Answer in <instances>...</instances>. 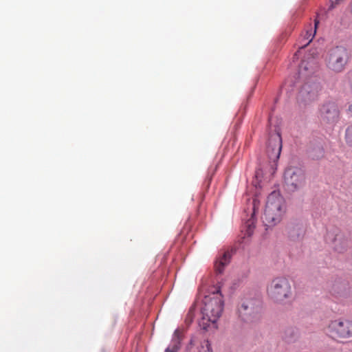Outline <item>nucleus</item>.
<instances>
[{
  "label": "nucleus",
  "mask_w": 352,
  "mask_h": 352,
  "mask_svg": "<svg viewBox=\"0 0 352 352\" xmlns=\"http://www.w3.org/2000/svg\"><path fill=\"white\" fill-rule=\"evenodd\" d=\"M307 94L309 95V98L305 100V102H310L316 99V95L314 92H307Z\"/></svg>",
  "instance_id": "16"
},
{
  "label": "nucleus",
  "mask_w": 352,
  "mask_h": 352,
  "mask_svg": "<svg viewBox=\"0 0 352 352\" xmlns=\"http://www.w3.org/2000/svg\"><path fill=\"white\" fill-rule=\"evenodd\" d=\"M345 140L349 145L352 146V125L349 126L346 130Z\"/></svg>",
  "instance_id": "15"
},
{
  "label": "nucleus",
  "mask_w": 352,
  "mask_h": 352,
  "mask_svg": "<svg viewBox=\"0 0 352 352\" xmlns=\"http://www.w3.org/2000/svg\"><path fill=\"white\" fill-rule=\"evenodd\" d=\"M282 148V139L279 133L272 134L269 138L267 153L269 158L272 161H276L280 155Z\"/></svg>",
  "instance_id": "9"
},
{
  "label": "nucleus",
  "mask_w": 352,
  "mask_h": 352,
  "mask_svg": "<svg viewBox=\"0 0 352 352\" xmlns=\"http://www.w3.org/2000/svg\"><path fill=\"white\" fill-rule=\"evenodd\" d=\"M223 309V300L221 294L217 291L212 296H207L204 300V307L202 309L203 317L200 325L207 329L209 323H215L221 316Z\"/></svg>",
  "instance_id": "2"
},
{
  "label": "nucleus",
  "mask_w": 352,
  "mask_h": 352,
  "mask_svg": "<svg viewBox=\"0 0 352 352\" xmlns=\"http://www.w3.org/2000/svg\"><path fill=\"white\" fill-rule=\"evenodd\" d=\"M284 181L287 190L290 192L298 190L305 184V172L300 168H288L285 171Z\"/></svg>",
  "instance_id": "6"
},
{
  "label": "nucleus",
  "mask_w": 352,
  "mask_h": 352,
  "mask_svg": "<svg viewBox=\"0 0 352 352\" xmlns=\"http://www.w3.org/2000/svg\"><path fill=\"white\" fill-rule=\"evenodd\" d=\"M307 92V88L306 87H304L303 89L300 92V97L301 98H305V94Z\"/></svg>",
  "instance_id": "18"
},
{
  "label": "nucleus",
  "mask_w": 352,
  "mask_h": 352,
  "mask_svg": "<svg viewBox=\"0 0 352 352\" xmlns=\"http://www.w3.org/2000/svg\"><path fill=\"white\" fill-rule=\"evenodd\" d=\"M230 254L228 252H225L220 256L214 263V269L217 273L221 274L224 267L230 263Z\"/></svg>",
  "instance_id": "11"
},
{
  "label": "nucleus",
  "mask_w": 352,
  "mask_h": 352,
  "mask_svg": "<svg viewBox=\"0 0 352 352\" xmlns=\"http://www.w3.org/2000/svg\"><path fill=\"white\" fill-rule=\"evenodd\" d=\"M340 114L337 104L332 101L324 102L318 111L319 119L324 124L334 125L339 121Z\"/></svg>",
  "instance_id": "7"
},
{
  "label": "nucleus",
  "mask_w": 352,
  "mask_h": 352,
  "mask_svg": "<svg viewBox=\"0 0 352 352\" xmlns=\"http://www.w3.org/2000/svg\"><path fill=\"white\" fill-rule=\"evenodd\" d=\"M348 111L350 114L352 115V104L349 106Z\"/></svg>",
  "instance_id": "20"
},
{
  "label": "nucleus",
  "mask_w": 352,
  "mask_h": 352,
  "mask_svg": "<svg viewBox=\"0 0 352 352\" xmlns=\"http://www.w3.org/2000/svg\"><path fill=\"white\" fill-rule=\"evenodd\" d=\"M289 331L291 333V334H292V335H293V334H294V331H293L289 330Z\"/></svg>",
  "instance_id": "21"
},
{
  "label": "nucleus",
  "mask_w": 352,
  "mask_h": 352,
  "mask_svg": "<svg viewBox=\"0 0 352 352\" xmlns=\"http://www.w3.org/2000/svg\"><path fill=\"white\" fill-rule=\"evenodd\" d=\"M327 240L334 245L336 251L342 252L346 247V240L338 230L329 232L327 235Z\"/></svg>",
  "instance_id": "10"
},
{
  "label": "nucleus",
  "mask_w": 352,
  "mask_h": 352,
  "mask_svg": "<svg viewBox=\"0 0 352 352\" xmlns=\"http://www.w3.org/2000/svg\"><path fill=\"white\" fill-rule=\"evenodd\" d=\"M318 23H319V21L318 19H315L314 29L312 28H311L310 29L306 30V34H305V37L307 40H308L307 44H309L314 38V37L316 34V29H317Z\"/></svg>",
  "instance_id": "14"
},
{
  "label": "nucleus",
  "mask_w": 352,
  "mask_h": 352,
  "mask_svg": "<svg viewBox=\"0 0 352 352\" xmlns=\"http://www.w3.org/2000/svg\"><path fill=\"white\" fill-rule=\"evenodd\" d=\"M285 212L283 197L279 192L273 191L267 197L263 215V222L267 226H274L280 223Z\"/></svg>",
  "instance_id": "1"
},
{
  "label": "nucleus",
  "mask_w": 352,
  "mask_h": 352,
  "mask_svg": "<svg viewBox=\"0 0 352 352\" xmlns=\"http://www.w3.org/2000/svg\"><path fill=\"white\" fill-rule=\"evenodd\" d=\"M304 229L302 227L293 228L289 230V236L293 239H298L304 235Z\"/></svg>",
  "instance_id": "13"
},
{
  "label": "nucleus",
  "mask_w": 352,
  "mask_h": 352,
  "mask_svg": "<svg viewBox=\"0 0 352 352\" xmlns=\"http://www.w3.org/2000/svg\"><path fill=\"white\" fill-rule=\"evenodd\" d=\"M261 310V302L258 300H248L239 309V316L246 322H252L260 317Z\"/></svg>",
  "instance_id": "8"
},
{
  "label": "nucleus",
  "mask_w": 352,
  "mask_h": 352,
  "mask_svg": "<svg viewBox=\"0 0 352 352\" xmlns=\"http://www.w3.org/2000/svg\"><path fill=\"white\" fill-rule=\"evenodd\" d=\"M203 351L200 352H212L210 349V344L208 341H206L205 346H201Z\"/></svg>",
  "instance_id": "17"
},
{
  "label": "nucleus",
  "mask_w": 352,
  "mask_h": 352,
  "mask_svg": "<svg viewBox=\"0 0 352 352\" xmlns=\"http://www.w3.org/2000/svg\"><path fill=\"white\" fill-rule=\"evenodd\" d=\"M181 340V332L177 329L174 332L172 346L166 348L164 352H178L180 348Z\"/></svg>",
  "instance_id": "12"
},
{
  "label": "nucleus",
  "mask_w": 352,
  "mask_h": 352,
  "mask_svg": "<svg viewBox=\"0 0 352 352\" xmlns=\"http://www.w3.org/2000/svg\"><path fill=\"white\" fill-rule=\"evenodd\" d=\"M267 294L271 299L282 302L292 296L289 281L285 277H276L272 280L267 288Z\"/></svg>",
  "instance_id": "4"
},
{
  "label": "nucleus",
  "mask_w": 352,
  "mask_h": 352,
  "mask_svg": "<svg viewBox=\"0 0 352 352\" xmlns=\"http://www.w3.org/2000/svg\"><path fill=\"white\" fill-rule=\"evenodd\" d=\"M324 333L335 340L352 338V320L336 319L331 320L324 329Z\"/></svg>",
  "instance_id": "3"
},
{
  "label": "nucleus",
  "mask_w": 352,
  "mask_h": 352,
  "mask_svg": "<svg viewBox=\"0 0 352 352\" xmlns=\"http://www.w3.org/2000/svg\"><path fill=\"white\" fill-rule=\"evenodd\" d=\"M256 199H254V200H253V204H254V208H253V209H254V212H253V214H255V212H256Z\"/></svg>",
  "instance_id": "19"
},
{
  "label": "nucleus",
  "mask_w": 352,
  "mask_h": 352,
  "mask_svg": "<svg viewBox=\"0 0 352 352\" xmlns=\"http://www.w3.org/2000/svg\"><path fill=\"white\" fill-rule=\"evenodd\" d=\"M349 60L347 50L343 47H336L329 52L326 62L331 71L340 73L344 70Z\"/></svg>",
  "instance_id": "5"
}]
</instances>
